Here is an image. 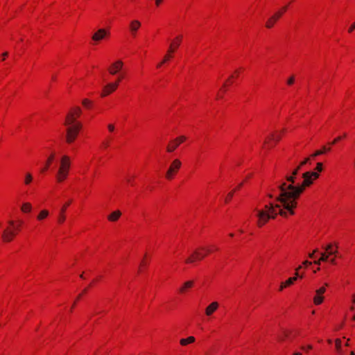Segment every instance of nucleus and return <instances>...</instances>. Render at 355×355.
I'll return each mask as SVG.
<instances>
[{
    "label": "nucleus",
    "mask_w": 355,
    "mask_h": 355,
    "mask_svg": "<svg viewBox=\"0 0 355 355\" xmlns=\"http://www.w3.org/2000/svg\"><path fill=\"white\" fill-rule=\"evenodd\" d=\"M109 144V141H103V145L105 148L107 147Z\"/></svg>",
    "instance_id": "45"
},
{
    "label": "nucleus",
    "mask_w": 355,
    "mask_h": 355,
    "mask_svg": "<svg viewBox=\"0 0 355 355\" xmlns=\"http://www.w3.org/2000/svg\"><path fill=\"white\" fill-rule=\"evenodd\" d=\"M9 223L11 225H13V222L12 221H10Z\"/></svg>",
    "instance_id": "57"
},
{
    "label": "nucleus",
    "mask_w": 355,
    "mask_h": 355,
    "mask_svg": "<svg viewBox=\"0 0 355 355\" xmlns=\"http://www.w3.org/2000/svg\"><path fill=\"white\" fill-rule=\"evenodd\" d=\"M293 355H302L301 352H295Z\"/></svg>",
    "instance_id": "52"
},
{
    "label": "nucleus",
    "mask_w": 355,
    "mask_h": 355,
    "mask_svg": "<svg viewBox=\"0 0 355 355\" xmlns=\"http://www.w3.org/2000/svg\"><path fill=\"white\" fill-rule=\"evenodd\" d=\"M295 82V77L293 76H292L291 77H290L288 80H287V84L288 85H291L294 83Z\"/></svg>",
    "instance_id": "34"
},
{
    "label": "nucleus",
    "mask_w": 355,
    "mask_h": 355,
    "mask_svg": "<svg viewBox=\"0 0 355 355\" xmlns=\"http://www.w3.org/2000/svg\"><path fill=\"white\" fill-rule=\"evenodd\" d=\"M297 280V277L288 278L286 281L282 282L279 286V291H282L285 288L292 285Z\"/></svg>",
    "instance_id": "17"
},
{
    "label": "nucleus",
    "mask_w": 355,
    "mask_h": 355,
    "mask_svg": "<svg viewBox=\"0 0 355 355\" xmlns=\"http://www.w3.org/2000/svg\"><path fill=\"white\" fill-rule=\"evenodd\" d=\"M194 285L193 280H189L185 282L183 285L180 288L179 291L181 293H185L189 288H191Z\"/></svg>",
    "instance_id": "18"
},
{
    "label": "nucleus",
    "mask_w": 355,
    "mask_h": 355,
    "mask_svg": "<svg viewBox=\"0 0 355 355\" xmlns=\"http://www.w3.org/2000/svg\"><path fill=\"white\" fill-rule=\"evenodd\" d=\"M326 286H328V284L327 283H325L324 286H323L319 288L318 289H317L315 291V293L318 294V295H322L325 293V291H326Z\"/></svg>",
    "instance_id": "27"
},
{
    "label": "nucleus",
    "mask_w": 355,
    "mask_h": 355,
    "mask_svg": "<svg viewBox=\"0 0 355 355\" xmlns=\"http://www.w3.org/2000/svg\"><path fill=\"white\" fill-rule=\"evenodd\" d=\"M82 110L79 107L71 108L67 113L64 125L66 126V141L72 143L78 135L82 124L76 120L81 114Z\"/></svg>",
    "instance_id": "2"
},
{
    "label": "nucleus",
    "mask_w": 355,
    "mask_h": 355,
    "mask_svg": "<svg viewBox=\"0 0 355 355\" xmlns=\"http://www.w3.org/2000/svg\"><path fill=\"white\" fill-rule=\"evenodd\" d=\"M331 145L329 144L328 146H324L320 149L316 150L311 155H322V154L331 152Z\"/></svg>",
    "instance_id": "19"
},
{
    "label": "nucleus",
    "mask_w": 355,
    "mask_h": 355,
    "mask_svg": "<svg viewBox=\"0 0 355 355\" xmlns=\"http://www.w3.org/2000/svg\"><path fill=\"white\" fill-rule=\"evenodd\" d=\"M352 320L355 321V314L354 315Z\"/></svg>",
    "instance_id": "58"
},
{
    "label": "nucleus",
    "mask_w": 355,
    "mask_h": 355,
    "mask_svg": "<svg viewBox=\"0 0 355 355\" xmlns=\"http://www.w3.org/2000/svg\"><path fill=\"white\" fill-rule=\"evenodd\" d=\"M121 215V212L119 210H116L110 214L107 218L110 221H116Z\"/></svg>",
    "instance_id": "21"
},
{
    "label": "nucleus",
    "mask_w": 355,
    "mask_h": 355,
    "mask_svg": "<svg viewBox=\"0 0 355 355\" xmlns=\"http://www.w3.org/2000/svg\"><path fill=\"white\" fill-rule=\"evenodd\" d=\"M187 139V137L186 136L180 135L176 137L175 139L171 140L167 146V153H173L175 150V149L179 146V145L185 141Z\"/></svg>",
    "instance_id": "6"
},
{
    "label": "nucleus",
    "mask_w": 355,
    "mask_h": 355,
    "mask_svg": "<svg viewBox=\"0 0 355 355\" xmlns=\"http://www.w3.org/2000/svg\"><path fill=\"white\" fill-rule=\"evenodd\" d=\"M122 78H123V76H120L117 78V80H116V82H119V83L121 82V79H122Z\"/></svg>",
    "instance_id": "47"
},
{
    "label": "nucleus",
    "mask_w": 355,
    "mask_h": 355,
    "mask_svg": "<svg viewBox=\"0 0 355 355\" xmlns=\"http://www.w3.org/2000/svg\"><path fill=\"white\" fill-rule=\"evenodd\" d=\"M226 85H227V83H225L224 85H223V87H226Z\"/></svg>",
    "instance_id": "59"
},
{
    "label": "nucleus",
    "mask_w": 355,
    "mask_h": 355,
    "mask_svg": "<svg viewBox=\"0 0 355 355\" xmlns=\"http://www.w3.org/2000/svg\"><path fill=\"white\" fill-rule=\"evenodd\" d=\"M222 98L221 96H220L219 94L217 95V98Z\"/></svg>",
    "instance_id": "56"
},
{
    "label": "nucleus",
    "mask_w": 355,
    "mask_h": 355,
    "mask_svg": "<svg viewBox=\"0 0 355 355\" xmlns=\"http://www.w3.org/2000/svg\"><path fill=\"white\" fill-rule=\"evenodd\" d=\"M355 293L352 295V306L349 307L351 311H354L355 309Z\"/></svg>",
    "instance_id": "31"
},
{
    "label": "nucleus",
    "mask_w": 355,
    "mask_h": 355,
    "mask_svg": "<svg viewBox=\"0 0 355 355\" xmlns=\"http://www.w3.org/2000/svg\"><path fill=\"white\" fill-rule=\"evenodd\" d=\"M123 67V62L121 60H117L111 64L108 71L111 75H116L122 69Z\"/></svg>",
    "instance_id": "9"
},
{
    "label": "nucleus",
    "mask_w": 355,
    "mask_h": 355,
    "mask_svg": "<svg viewBox=\"0 0 355 355\" xmlns=\"http://www.w3.org/2000/svg\"><path fill=\"white\" fill-rule=\"evenodd\" d=\"M311 264H312V262L307 261V260L302 262V266L306 267V268L311 266Z\"/></svg>",
    "instance_id": "35"
},
{
    "label": "nucleus",
    "mask_w": 355,
    "mask_h": 355,
    "mask_svg": "<svg viewBox=\"0 0 355 355\" xmlns=\"http://www.w3.org/2000/svg\"><path fill=\"white\" fill-rule=\"evenodd\" d=\"M80 277L81 278H83V277H84L83 274H82V275H80Z\"/></svg>",
    "instance_id": "62"
},
{
    "label": "nucleus",
    "mask_w": 355,
    "mask_h": 355,
    "mask_svg": "<svg viewBox=\"0 0 355 355\" xmlns=\"http://www.w3.org/2000/svg\"><path fill=\"white\" fill-rule=\"evenodd\" d=\"M201 250H205L207 253H209L211 250L209 249H205L204 248H202Z\"/></svg>",
    "instance_id": "51"
},
{
    "label": "nucleus",
    "mask_w": 355,
    "mask_h": 355,
    "mask_svg": "<svg viewBox=\"0 0 355 355\" xmlns=\"http://www.w3.org/2000/svg\"><path fill=\"white\" fill-rule=\"evenodd\" d=\"M80 296L81 295H79L77 300H78L80 297Z\"/></svg>",
    "instance_id": "63"
},
{
    "label": "nucleus",
    "mask_w": 355,
    "mask_h": 355,
    "mask_svg": "<svg viewBox=\"0 0 355 355\" xmlns=\"http://www.w3.org/2000/svg\"><path fill=\"white\" fill-rule=\"evenodd\" d=\"M83 105L85 106V107H88L90 105H91V101H89L88 99L85 98L83 101Z\"/></svg>",
    "instance_id": "33"
},
{
    "label": "nucleus",
    "mask_w": 355,
    "mask_h": 355,
    "mask_svg": "<svg viewBox=\"0 0 355 355\" xmlns=\"http://www.w3.org/2000/svg\"><path fill=\"white\" fill-rule=\"evenodd\" d=\"M51 159H49L48 161H47V163H46V166L45 167H44V169L42 170V171H44L45 170L47 169L49 165L51 164Z\"/></svg>",
    "instance_id": "42"
},
{
    "label": "nucleus",
    "mask_w": 355,
    "mask_h": 355,
    "mask_svg": "<svg viewBox=\"0 0 355 355\" xmlns=\"http://www.w3.org/2000/svg\"><path fill=\"white\" fill-rule=\"evenodd\" d=\"M302 267H303V266H302V265L299 266L296 268V271H298V272H299V270H301V269L302 268Z\"/></svg>",
    "instance_id": "49"
},
{
    "label": "nucleus",
    "mask_w": 355,
    "mask_h": 355,
    "mask_svg": "<svg viewBox=\"0 0 355 355\" xmlns=\"http://www.w3.org/2000/svg\"><path fill=\"white\" fill-rule=\"evenodd\" d=\"M318 252V250H314L311 253H310L309 254V257L311 258V259H314L315 258V254Z\"/></svg>",
    "instance_id": "37"
},
{
    "label": "nucleus",
    "mask_w": 355,
    "mask_h": 355,
    "mask_svg": "<svg viewBox=\"0 0 355 355\" xmlns=\"http://www.w3.org/2000/svg\"><path fill=\"white\" fill-rule=\"evenodd\" d=\"M182 40V35H177L171 42L169 45V48L168 49V53L173 54L176 49L180 46Z\"/></svg>",
    "instance_id": "8"
},
{
    "label": "nucleus",
    "mask_w": 355,
    "mask_h": 355,
    "mask_svg": "<svg viewBox=\"0 0 355 355\" xmlns=\"http://www.w3.org/2000/svg\"><path fill=\"white\" fill-rule=\"evenodd\" d=\"M49 216V211L46 209L42 210L38 214L37 218L39 220H42Z\"/></svg>",
    "instance_id": "25"
},
{
    "label": "nucleus",
    "mask_w": 355,
    "mask_h": 355,
    "mask_svg": "<svg viewBox=\"0 0 355 355\" xmlns=\"http://www.w3.org/2000/svg\"><path fill=\"white\" fill-rule=\"evenodd\" d=\"M336 256H334V257L331 258L330 259H329V262L333 264V265H336V258H335Z\"/></svg>",
    "instance_id": "40"
},
{
    "label": "nucleus",
    "mask_w": 355,
    "mask_h": 355,
    "mask_svg": "<svg viewBox=\"0 0 355 355\" xmlns=\"http://www.w3.org/2000/svg\"><path fill=\"white\" fill-rule=\"evenodd\" d=\"M119 86V82L111 83L105 85L103 88L102 96H105L116 89Z\"/></svg>",
    "instance_id": "11"
},
{
    "label": "nucleus",
    "mask_w": 355,
    "mask_h": 355,
    "mask_svg": "<svg viewBox=\"0 0 355 355\" xmlns=\"http://www.w3.org/2000/svg\"><path fill=\"white\" fill-rule=\"evenodd\" d=\"M234 78V75H232L229 79L227 80L228 82H230L232 80V79H233Z\"/></svg>",
    "instance_id": "48"
},
{
    "label": "nucleus",
    "mask_w": 355,
    "mask_h": 355,
    "mask_svg": "<svg viewBox=\"0 0 355 355\" xmlns=\"http://www.w3.org/2000/svg\"><path fill=\"white\" fill-rule=\"evenodd\" d=\"M336 348L338 353H341V340L336 339L335 341Z\"/></svg>",
    "instance_id": "29"
},
{
    "label": "nucleus",
    "mask_w": 355,
    "mask_h": 355,
    "mask_svg": "<svg viewBox=\"0 0 355 355\" xmlns=\"http://www.w3.org/2000/svg\"><path fill=\"white\" fill-rule=\"evenodd\" d=\"M284 132V129L282 130H275L269 132L264 139L263 148L265 149L272 148L281 139Z\"/></svg>",
    "instance_id": "3"
},
{
    "label": "nucleus",
    "mask_w": 355,
    "mask_h": 355,
    "mask_svg": "<svg viewBox=\"0 0 355 355\" xmlns=\"http://www.w3.org/2000/svg\"><path fill=\"white\" fill-rule=\"evenodd\" d=\"M181 166V162L178 159H175L171 163L168 170L166 172V178L167 179H172L174 174L178 171Z\"/></svg>",
    "instance_id": "7"
},
{
    "label": "nucleus",
    "mask_w": 355,
    "mask_h": 355,
    "mask_svg": "<svg viewBox=\"0 0 355 355\" xmlns=\"http://www.w3.org/2000/svg\"><path fill=\"white\" fill-rule=\"evenodd\" d=\"M349 339H347V343L345 344L346 346H349Z\"/></svg>",
    "instance_id": "53"
},
{
    "label": "nucleus",
    "mask_w": 355,
    "mask_h": 355,
    "mask_svg": "<svg viewBox=\"0 0 355 355\" xmlns=\"http://www.w3.org/2000/svg\"><path fill=\"white\" fill-rule=\"evenodd\" d=\"M128 182H132V180L128 179Z\"/></svg>",
    "instance_id": "60"
},
{
    "label": "nucleus",
    "mask_w": 355,
    "mask_h": 355,
    "mask_svg": "<svg viewBox=\"0 0 355 355\" xmlns=\"http://www.w3.org/2000/svg\"><path fill=\"white\" fill-rule=\"evenodd\" d=\"M354 354H354V352L353 351H352V352H350V355H354Z\"/></svg>",
    "instance_id": "54"
},
{
    "label": "nucleus",
    "mask_w": 355,
    "mask_h": 355,
    "mask_svg": "<svg viewBox=\"0 0 355 355\" xmlns=\"http://www.w3.org/2000/svg\"><path fill=\"white\" fill-rule=\"evenodd\" d=\"M70 204V202L66 203L61 209L60 216L58 217V221L59 223H62L65 220V216L64 213L67 209V206H69Z\"/></svg>",
    "instance_id": "20"
},
{
    "label": "nucleus",
    "mask_w": 355,
    "mask_h": 355,
    "mask_svg": "<svg viewBox=\"0 0 355 355\" xmlns=\"http://www.w3.org/2000/svg\"><path fill=\"white\" fill-rule=\"evenodd\" d=\"M287 8H288V6H286L283 7L281 10H279L278 12H282V15H283L284 12L286 11Z\"/></svg>",
    "instance_id": "43"
},
{
    "label": "nucleus",
    "mask_w": 355,
    "mask_h": 355,
    "mask_svg": "<svg viewBox=\"0 0 355 355\" xmlns=\"http://www.w3.org/2000/svg\"><path fill=\"white\" fill-rule=\"evenodd\" d=\"M282 12H277L272 17H270L266 22V27L270 28L273 26L275 23L282 17Z\"/></svg>",
    "instance_id": "13"
},
{
    "label": "nucleus",
    "mask_w": 355,
    "mask_h": 355,
    "mask_svg": "<svg viewBox=\"0 0 355 355\" xmlns=\"http://www.w3.org/2000/svg\"><path fill=\"white\" fill-rule=\"evenodd\" d=\"M8 55V52H5L2 54V56H3V60L5 59V58Z\"/></svg>",
    "instance_id": "46"
},
{
    "label": "nucleus",
    "mask_w": 355,
    "mask_h": 355,
    "mask_svg": "<svg viewBox=\"0 0 355 355\" xmlns=\"http://www.w3.org/2000/svg\"><path fill=\"white\" fill-rule=\"evenodd\" d=\"M316 171L319 173V172H321L322 170V164L320 162L317 163V166L315 168Z\"/></svg>",
    "instance_id": "32"
},
{
    "label": "nucleus",
    "mask_w": 355,
    "mask_h": 355,
    "mask_svg": "<svg viewBox=\"0 0 355 355\" xmlns=\"http://www.w3.org/2000/svg\"><path fill=\"white\" fill-rule=\"evenodd\" d=\"M295 277H297V279L298 277H300V273H299V272H298V271H296V272H295Z\"/></svg>",
    "instance_id": "50"
},
{
    "label": "nucleus",
    "mask_w": 355,
    "mask_h": 355,
    "mask_svg": "<svg viewBox=\"0 0 355 355\" xmlns=\"http://www.w3.org/2000/svg\"><path fill=\"white\" fill-rule=\"evenodd\" d=\"M107 128H108V130H109L110 132H114V130H115V127H114V125L113 124H111V123H110V124H108V125H107Z\"/></svg>",
    "instance_id": "36"
},
{
    "label": "nucleus",
    "mask_w": 355,
    "mask_h": 355,
    "mask_svg": "<svg viewBox=\"0 0 355 355\" xmlns=\"http://www.w3.org/2000/svg\"><path fill=\"white\" fill-rule=\"evenodd\" d=\"M324 297L322 295H318L315 293L313 297V303L315 305H320L323 302Z\"/></svg>",
    "instance_id": "23"
},
{
    "label": "nucleus",
    "mask_w": 355,
    "mask_h": 355,
    "mask_svg": "<svg viewBox=\"0 0 355 355\" xmlns=\"http://www.w3.org/2000/svg\"><path fill=\"white\" fill-rule=\"evenodd\" d=\"M33 180V177L30 173H27L25 177L24 183L26 184H29Z\"/></svg>",
    "instance_id": "30"
},
{
    "label": "nucleus",
    "mask_w": 355,
    "mask_h": 355,
    "mask_svg": "<svg viewBox=\"0 0 355 355\" xmlns=\"http://www.w3.org/2000/svg\"><path fill=\"white\" fill-rule=\"evenodd\" d=\"M354 29H355V21L351 25L348 31H349V33H352L354 31Z\"/></svg>",
    "instance_id": "39"
},
{
    "label": "nucleus",
    "mask_w": 355,
    "mask_h": 355,
    "mask_svg": "<svg viewBox=\"0 0 355 355\" xmlns=\"http://www.w3.org/2000/svg\"><path fill=\"white\" fill-rule=\"evenodd\" d=\"M346 137H347V134L343 133V135L338 136L336 138H335L332 142L329 143V144L334 145V144L338 143V141H340L342 139L345 138Z\"/></svg>",
    "instance_id": "28"
},
{
    "label": "nucleus",
    "mask_w": 355,
    "mask_h": 355,
    "mask_svg": "<svg viewBox=\"0 0 355 355\" xmlns=\"http://www.w3.org/2000/svg\"><path fill=\"white\" fill-rule=\"evenodd\" d=\"M218 303L217 302H211L206 309L205 314L207 316H211L212 313L217 310L218 308Z\"/></svg>",
    "instance_id": "15"
},
{
    "label": "nucleus",
    "mask_w": 355,
    "mask_h": 355,
    "mask_svg": "<svg viewBox=\"0 0 355 355\" xmlns=\"http://www.w3.org/2000/svg\"><path fill=\"white\" fill-rule=\"evenodd\" d=\"M163 0H156L155 1V4L157 6H159L160 5V3L162 2Z\"/></svg>",
    "instance_id": "44"
},
{
    "label": "nucleus",
    "mask_w": 355,
    "mask_h": 355,
    "mask_svg": "<svg viewBox=\"0 0 355 355\" xmlns=\"http://www.w3.org/2000/svg\"><path fill=\"white\" fill-rule=\"evenodd\" d=\"M107 35H109V32L105 29L101 28L97 31L93 35L92 40L95 42H98L103 39H104Z\"/></svg>",
    "instance_id": "12"
},
{
    "label": "nucleus",
    "mask_w": 355,
    "mask_h": 355,
    "mask_svg": "<svg viewBox=\"0 0 355 355\" xmlns=\"http://www.w3.org/2000/svg\"><path fill=\"white\" fill-rule=\"evenodd\" d=\"M306 158L292 171L291 175L286 178L284 182L277 187H272L267 193L270 199L275 198V202H266L263 208L256 210L257 225L259 227L264 225L270 218H275L278 214L287 217L294 214V209L297 206V199L302 193L305 187L310 186L313 180L319 177V173L315 171H306L302 174L304 178L302 184L293 185L298 172L309 163Z\"/></svg>",
    "instance_id": "1"
},
{
    "label": "nucleus",
    "mask_w": 355,
    "mask_h": 355,
    "mask_svg": "<svg viewBox=\"0 0 355 355\" xmlns=\"http://www.w3.org/2000/svg\"><path fill=\"white\" fill-rule=\"evenodd\" d=\"M15 234L12 230L6 229L2 234V239L6 242H10L15 236Z\"/></svg>",
    "instance_id": "14"
},
{
    "label": "nucleus",
    "mask_w": 355,
    "mask_h": 355,
    "mask_svg": "<svg viewBox=\"0 0 355 355\" xmlns=\"http://www.w3.org/2000/svg\"><path fill=\"white\" fill-rule=\"evenodd\" d=\"M329 343H331V340H328Z\"/></svg>",
    "instance_id": "64"
},
{
    "label": "nucleus",
    "mask_w": 355,
    "mask_h": 355,
    "mask_svg": "<svg viewBox=\"0 0 355 355\" xmlns=\"http://www.w3.org/2000/svg\"><path fill=\"white\" fill-rule=\"evenodd\" d=\"M171 58H172V54H171V53H168L167 52V53L164 55L163 60H162L160 63H159V64H157V67L158 68L161 67V66H162L164 63H165V62H166L167 61H168Z\"/></svg>",
    "instance_id": "26"
},
{
    "label": "nucleus",
    "mask_w": 355,
    "mask_h": 355,
    "mask_svg": "<svg viewBox=\"0 0 355 355\" xmlns=\"http://www.w3.org/2000/svg\"><path fill=\"white\" fill-rule=\"evenodd\" d=\"M128 182H132V180L128 179Z\"/></svg>",
    "instance_id": "61"
},
{
    "label": "nucleus",
    "mask_w": 355,
    "mask_h": 355,
    "mask_svg": "<svg viewBox=\"0 0 355 355\" xmlns=\"http://www.w3.org/2000/svg\"><path fill=\"white\" fill-rule=\"evenodd\" d=\"M233 192H230L228 195H227V197L225 199V202H228V201L232 198V197L233 196Z\"/></svg>",
    "instance_id": "38"
},
{
    "label": "nucleus",
    "mask_w": 355,
    "mask_h": 355,
    "mask_svg": "<svg viewBox=\"0 0 355 355\" xmlns=\"http://www.w3.org/2000/svg\"><path fill=\"white\" fill-rule=\"evenodd\" d=\"M313 348L312 345H309L307 347H302V349L305 350V351H308V350H310Z\"/></svg>",
    "instance_id": "41"
},
{
    "label": "nucleus",
    "mask_w": 355,
    "mask_h": 355,
    "mask_svg": "<svg viewBox=\"0 0 355 355\" xmlns=\"http://www.w3.org/2000/svg\"><path fill=\"white\" fill-rule=\"evenodd\" d=\"M206 256L205 254L200 253L198 250H196L190 257H189L185 262L187 263H192L197 260H201Z\"/></svg>",
    "instance_id": "10"
},
{
    "label": "nucleus",
    "mask_w": 355,
    "mask_h": 355,
    "mask_svg": "<svg viewBox=\"0 0 355 355\" xmlns=\"http://www.w3.org/2000/svg\"><path fill=\"white\" fill-rule=\"evenodd\" d=\"M59 171L58 173V180L59 182L63 181L67 176L68 170L70 166V160L69 157H61L58 160Z\"/></svg>",
    "instance_id": "4"
},
{
    "label": "nucleus",
    "mask_w": 355,
    "mask_h": 355,
    "mask_svg": "<svg viewBox=\"0 0 355 355\" xmlns=\"http://www.w3.org/2000/svg\"><path fill=\"white\" fill-rule=\"evenodd\" d=\"M21 210L24 213H29L32 210V205L29 202H24L21 207Z\"/></svg>",
    "instance_id": "22"
},
{
    "label": "nucleus",
    "mask_w": 355,
    "mask_h": 355,
    "mask_svg": "<svg viewBox=\"0 0 355 355\" xmlns=\"http://www.w3.org/2000/svg\"><path fill=\"white\" fill-rule=\"evenodd\" d=\"M304 275L303 274L300 275V278H303Z\"/></svg>",
    "instance_id": "55"
},
{
    "label": "nucleus",
    "mask_w": 355,
    "mask_h": 355,
    "mask_svg": "<svg viewBox=\"0 0 355 355\" xmlns=\"http://www.w3.org/2000/svg\"><path fill=\"white\" fill-rule=\"evenodd\" d=\"M141 26V23L137 20H133L130 22V30L133 36H135L136 32Z\"/></svg>",
    "instance_id": "16"
},
{
    "label": "nucleus",
    "mask_w": 355,
    "mask_h": 355,
    "mask_svg": "<svg viewBox=\"0 0 355 355\" xmlns=\"http://www.w3.org/2000/svg\"><path fill=\"white\" fill-rule=\"evenodd\" d=\"M195 341V338L193 336H189L187 338H182L180 340V343L182 345H186L189 343H192Z\"/></svg>",
    "instance_id": "24"
},
{
    "label": "nucleus",
    "mask_w": 355,
    "mask_h": 355,
    "mask_svg": "<svg viewBox=\"0 0 355 355\" xmlns=\"http://www.w3.org/2000/svg\"><path fill=\"white\" fill-rule=\"evenodd\" d=\"M338 246L334 247L333 244L329 243L324 248V252L321 253L320 258L318 260H315L313 263L316 265H320L322 261H329V258L334 255L336 256L338 252Z\"/></svg>",
    "instance_id": "5"
}]
</instances>
